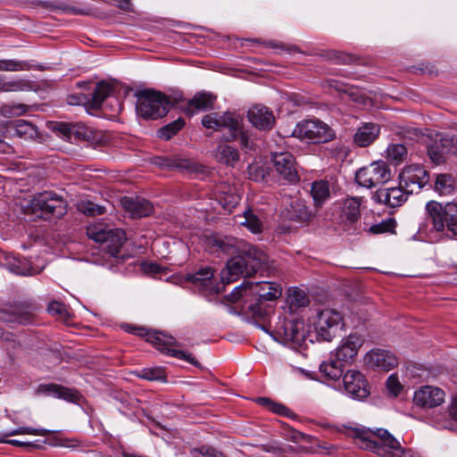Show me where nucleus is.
<instances>
[{"mask_svg":"<svg viewBox=\"0 0 457 457\" xmlns=\"http://www.w3.org/2000/svg\"><path fill=\"white\" fill-rule=\"evenodd\" d=\"M47 311L52 315H56L61 319H64L68 316V310L66 305L62 303L54 301L49 303Z\"/></svg>","mask_w":457,"mask_h":457,"instance_id":"nucleus-51","label":"nucleus"},{"mask_svg":"<svg viewBox=\"0 0 457 457\" xmlns=\"http://www.w3.org/2000/svg\"><path fill=\"white\" fill-rule=\"evenodd\" d=\"M24 82L20 79L6 80L0 75V92H17L23 89Z\"/></svg>","mask_w":457,"mask_h":457,"instance_id":"nucleus-47","label":"nucleus"},{"mask_svg":"<svg viewBox=\"0 0 457 457\" xmlns=\"http://www.w3.org/2000/svg\"><path fill=\"white\" fill-rule=\"evenodd\" d=\"M25 214H32L45 220L62 218L67 212V202L62 195L54 191L34 194L23 205Z\"/></svg>","mask_w":457,"mask_h":457,"instance_id":"nucleus-4","label":"nucleus"},{"mask_svg":"<svg viewBox=\"0 0 457 457\" xmlns=\"http://www.w3.org/2000/svg\"><path fill=\"white\" fill-rule=\"evenodd\" d=\"M288 302L292 308L306 307L310 303L307 294L301 289L295 288L288 295Z\"/></svg>","mask_w":457,"mask_h":457,"instance_id":"nucleus-40","label":"nucleus"},{"mask_svg":"<svg viewBox=\"0 0 457 457\" xmlns=\"http://www.w3.org/2000/svg\"><path fill=\"white\" fill-rule=\"evenodd\" d=\"M428 180V172L418 164L405 167L399 174L400 185L409 194L418 193Z\"/></svg>","mask_w":457,"mask_h":457,"instance_id":"nucleus-14","label":"nucleus"},{"mask_svg":"<svg viewBox=\"0 0 457 457\" xmlns=\"http://www.w3.org/2000/svg\"><path fill=\"white\" fill-rule=\"evenodd\" d=\"M5 125L7 132L24 140H34L38 137L37 128L25 120H17Z\"/></svg>","mask_w":457,"mask_h":457,"instance_id":"nucleus-27","label":"nucleus"},{"mask_svg":"<svg viewBox=\"0 0 457 457\" xmlns=\"http://www.w3.org/2000/svg\"><path fill=\"white\" fill-rule=\"evenodd\" d=\"M343 314L334 308H324L318 312L316 331L324 341H331L344 328Z\"/></svg>","mask_w":457,"mask_h":457,"instance_id":"nucleus-10","label":"nucleus"},{"mask_svg":"<svg viewBox=\"0 0 457 457\" xmlns=\"http://www.w3.org/2000/svg\"><path fill=\"white\" fill-rule=\"evenodd\" d=\"M170 165L179 170H188L192 167V162L188 159L175 157L172 159Z\"/></svg>","mask_w":457,"mask_h":457,"instance_id":"nucleus-57","label":"nucleus"},{"mask_svg":"<svg viewBox=\"0 0 457 457\" xmlns=\"http://www.w3.org/2000/svg\"><path fill=\"white\" fill-rule=\"evenodd\" d=\"M242 243L246 242L228 236H214L208 239L209 245L212 247L214 251L221 252L227 254H234L239 252V248Z\"/></svg>","mask_w":457,"mask_h":457,"instance_id":"nucleus-26","label":"nucleus"},{"mask_svg":"<svg viewBox=\"0 0 457 457\" xmlns=\"http://www.w3.org/2000/svg\"><path fill=\"white\" fill-rule=\"evenodd\" d=\"M361 199L350 197L343 202L342 215L350 222H355L361 216Z\"/></svg>","mask_w":457,"mask_h":457,"instance_id":"nucleus-34","label":"nucleus"},{"mask_svg":"<svg viewBox=\"0 0 457 457\" xmlns=\"http://www.w3.org/2000/svg\"><path fill=\"white\" fill-rule=\"evenodd\" d=\"M254 319L263 320L269 313V309L263 306L262 301L256 298L254 303L247 304L244 307Z\"/></svg>","mask_w":457,"mask_h":457,"instance_id":"nucleus-43","label":"nucleus"},{"mask_svg":"<svg viewBox=\"0 0 457 457\" xmlns=\"http://www.w3.org/2000/svg\"><path fill=\"white\" fill-rule=\"evenodd\" d=\"M215 96L209 93H198L188 103L189 106L197 111H206L213 107Z\"/></svg>","mask_w":457,"mask_h":457,"instance_id":"nucleus-37","label":"nucleus"},{"mask_svg":"<svg viewBox=\"0 0 457 457\" xmlns=\"http://www.w3.org/2000/svg\"><path fill=\"white\" fill-rule=\"evenodd\" d=\"M202 124L206 129L214 130L228 129V133L223 134L221 141L225 143L240 140L242 149L245 151L254 150L255 144L252 139L249 130L245 129L243 119L239 115L232 112H212L204 115L202 119Z\"/></svg>","mask_w":457,"mask_h":457,"instance_id":"nucleus-3","label":"nucleus"},{"mask_svg":"<svg viewBox=\"0 0 457 457\" xmlns=\"http://www.w3.org/2000/svg\"><path fill=\"white\" fill-rule=\"evenodd\" d=\"M29 65L25 61L14 59L0 60V71H21L29 70Z\"/></svg>","mask_w":457,"mask_h":457,"instance_id":"nucleus-41","label":"nucleus"},{"mask_svg":"<svg viewBox=\"0 0 457 457\" xmlns=\"http://www.w3.org/2000/svg\"><path fill=\"white\" fill-rule=\"evenodd\" d=\"M445 393L437 386H424L415 391L413 403L423 409H431L445 402Z\"/></svg>","mask_w":457,"mask_h":457,"instance_id":"nucleus-16","label":"nucleus"},{"mask_svg":"<svg viewBox=\"0 0 457 457\" xmlns=\"http://www.w3.org/2000/svg\"><path fill=\"white\" fill-rule=\"evenodd\" d=\"M288 437L295 443H298V442H301L303 440H304V438L306 437V435L300 432V431H297V430H291L289 432V436Z\"/></svg>","mask_w":457,"mask_h":457,"instance_id":"nucleus-60","label":"nucleus"},{"mask_svg":"<svg viewBox=\"0 0 457 457\" xmlns=\"http://www.w3.org/2000/svg\"><path fill=\"white\" fill-rule=\"evenodd\" d=\"M410 194L403 187L378 189L373 195V199L388 207L395 208L404 204Z\"/></svg>","mask_w":457,"mask_h":457,"instance_id":"nucleus-22","label":"nucleus"},{"mask_svg":"<svg viewBox=\"0 0 457 457\" xmlns=\"http://www.w3.org/2000/svg\"><path fill=\"white\" fill-rule=\"evenodd\" d=\"M380 134V126L374 122L362 123L353 136V143L359 147L371 145Z\"/></svg>","mask_w":457,"mask_h":457,"instance_id":"nucleus-25","label":"nucleus"},{"mask_svg":"<svg viewBox=\"0 0 457 457\" xmlns=\"http://www.w3.org/2000/svg\"><path fill=\"white\" fill-rule=\"evenodd\" d=\"M386 387L394 395H398L403 386L395 375H390L386 380Z\"/></svg>","mask_w":457,"mask_h":457,"instance_id":"nucleus-53","label":"nucleus"},{"mask_svg":"<svg viewBox=\"0 0 457 457\" xmlns=\"http://www.w3.org/2000/svg\"><path fill=\"white\" fill-rule=\"evenodd\" d=\"M272 163L279 179L288 183H295L299 176L295 169V161L292 154L288 152L272 154Z\"/></svg>","mask_w":457,"mask_h":457,"instance_id":"nucleus-15","label":"nucleus"},{"mask_svg":"<svg viewBox=\"0 0 457 457\" xmlns=\"http://www.w3.org/2000/svg\"><path fill=\"white\" fill-rule=\"evenodd\" d=\"M268 256L262 250L249 243H242L239 252L229 259L226 265V273L221 276L224 284L237 280L240 276L252 277L265 264Z\"/></svg>","mask_w":457,"mask_h":457,"instance_id":"nucleus-2","label":"nucleus"},{"mask_svg":"<svg viewBox=\"0 0 457 457\" xmlns=\"http://www.w3.org/2000/svg\"><path fill=\"white\" fill-rule=\"evenodd\" d=\"M58 130L65 137H70L71 134V128L69 124L62 123L58 126Z\"/></svg>","mask_w":457,"mask_h":457,"instance_id":"nucleus-63","label":"nucleus"},{"mask_svg":"<svg viewBox=\"0 0 457 457\" xmlns=\"http://www.w3.org/2000/svg\"><path fill=\"white\" fill-rule=\"evenodd\" d=\"M256 402L267 410L282 416L290 417L293 413L292 411L285 405L275 403L267 397H259Z\"/></svg>","mask_w":457,"mask_h":457,"instance_id":"nucleus-38","label":"nucleus"},{"mask_svg":"<svg viewBox=\"0 0 457 457\" xmlns=\"http://www.w3.org/2000/svg\"><path fill=\"white\" fill-rule=\"evenodd\" d=\"M120 204L123 209L134 219L149 216L154 212L153 204L139 196H124L120 199Z\"/></svg>","mask_w":457,"mask_h":457,"instance_id":"nucleus-21","label":"nucleus"},{"mask_svg":"<svg viewBox=\"0 0 457 457\" xmlns=\"http://www.w3.org/2000/svg\"><path fill=\"white\" fill-rule=\"evenodd\" d=\"M407 156V149L403 144H393L387 147V159L395 163L403 162Z\"/></svg>","mask_w":457,"mask_h":457,"instance_id":"nucleus-42","label":"nucleus"},{"mask_svg":"<svg viewBox=\"0 0 457 457\" xmlns=\"http://www.w3.org/2000/svg\"><path fill=\"white\" fill-rule=\"evenodd\" d=\"M137 114L145 120H157L169 112L170 100L161 92L145 89L136 93Z\"/></svg>","mask_w":457,"mask_h":457,"instance_id":"nucleus-7","label":"nucleus"},{"mask_svg":"<svg viewBox=\"0 0 457 457\" xmlns=\"http://www.w3.org/2000/svg\"><path fill=\"white\" fill-rule=\"evenodd\" d=\"M353 437L359 447L382 457H420L413 450L403 448L400 442L384 428H354Z\"/></svg>","mask_w":457,"mask_h":457,"instance_id":"nucleus-1","label":"nucleus"},{"mask_svg":"<svg viewBox=\"0 0 457 457\" xmlns=\"http://www.w3.org/2000/svg\"><path fill=\"white\" fill-rule=\"evenodd\" d=\"M214 270L210 267H204L200 269L195 273H188L186 275V279L195 287H198L204 290H212V278Z\"/></svg>","mask_w":457,"mask_h":457,"instance_id":"nucleus-31","label":"nucleus"},{"mask_svg":"<svg viewBox=\"0 0 457 457\" xmlns=\"http://www.w3.org/2000/svg\"><path fill=\"white\" fill-rule=\"evenodd\" d=\"M365 363L370 368H378L385 371L394 369L398 364L397 357L391 352L383 349H372L364 357Z\"/></svg>","mask_w":457,"mask_h":457,"instance_id":"nucleus-19","label":"nucleus"},{"mask_svg":"<svg viewBox=\"0 0 457 457\" xmlns=\"http://www.w3.org/2000/svg\"><path fill=\"white\" fill-rule=\"evenodd\" d=\"M27 111V106L23 104H19L13 108L14 114H21Z\"/></svg>","mask_w":457,"mask_h":457,"instance_id":"nucleus-64","label":"nucleus"},{"mask_svg":"<svg viewBox=\"0 0 457 457\" xmlns=\"http://www.w3.org/2000/svg\"><path fill=\"white\" fill-rule=\"evenodd\" d=\"M8 270L17 275H31V269L28 267L23 262L18 259H13L12 262H8Z\"/></svg>","mask_w":457,"mask_h":457,"instance_id":"nucleus-49","label":"nucleus"},{"mask_svg":"<svg viewBox=\"0 0 457 457\" xmlns=\"http://www.w3.org/2000/svg\"><path fill=\"white\" fill-rule=\"evenodd\" d=\"M87 234L89 238L100 244L103 251L116 257L125 242V233L121 229H107L102 227L92 226L87 228Z\"/></svg>","mask_w":457,"mask_h":457,"instance_id":"nucleus-11","label":"nucleus"},{"mask_svg":"<svg viewBox=\"0 0 457 457\" xmlns=\"http://www.w3.org/2000/svg\"><path fill=\"white\" fill-rule=\"evenodd\" d=\"M185 125V120L179 118L176 120L169 123L168 125L161 128L158 131V136L165 140L170 139L176 135Z\"/></svg>","mask_w":457,"mask_h":457,"instance_id":"nucleus-39","label":"nucleus"},{"mask_svg":"<svg viewBox=\"0 0 457 457\" xmlns=\"http://www.w3.org/2000/svg\"><path fill=\"white\" fill-rule=\"evenodd\" d=\"M126 330L134 335L145 337V341L152 344L157 350L166 354L183 360L195 367L199 366L197 360L189 353L174 349L173 346H180V344L172 337L160 331L149 330L145 328L126 326Z\"/></svg>","mask_w":457,"mask_h":457,"instance_id":"nucleus-5","label":"nucleus"},{"mask_svg":"<svg viewBox=\"0 0 457 457\" xmlns=\"http://www.w3.org/2000/svg\"><path fill=\"white\" fill-rule=\"evenodd\" d=\"M50 433L46 428H33L30 427H20L5 434L6 436L16 435H34V436H46Z\"/></svg>","mask_w":457,"mask_h":457,"instance_id":"nucleus-48","label":"nucleus"},{"mask_svg":"<svg viewBox=\"0 0 457 457\" xmlns=\"http://www.w3.org/2000/svg\"><path fill=\"white\" fill-rule=\"evenodd\" d=\"M280 287L270 281H262L256 284L246 283L237 287L229 295V301L237 302L241 297L255 295L259 301H272L281 296Z\"/></svg>","mask_w":457,"mask_h":457,"instance_id":"nucleus-9","label":"nucleus"},{"mask_svg":"<svg viewBox=\"0 0 457 457\" xmlns=\"http://www.w3.org/2000/svg\"><path fill=\"white\" fill-rule=\"evenodd\" d=\"M363 343L364 338L361 335L358 333H351L341 341L336 350L337 361L345 363L353 361Z\"/></svg>","mask_w":457,"mask_h":457,"instance_id":"nucleus-18","label":"nucleus"},{"mask_svg":"<svg viewBox=\"0 0 457 457\" xmlns=\"http://www.w3.org/2000/svg\"><path fill=\"white\" fill-rule=\"evenodd\" d=\"M328 85L330 87L335 88L338 92H345V93L348 92L347 86L338 80L331 79L328 81Z\"/></svg>","mask_w":457,"mask_h":457,"instance_id":"nucleus-59","label":"nucleus"},{"mask_svg":"<svg viewBox=\"0 0 457 457\" xmlns=\"http://www.w3.org/2000/svg\"><path fill=\"white\" fill-rule=\"evenodd\" d=\"M250 123L259 130H270L275 124V116L267 106L256 104L247 112Z\"/></svg>","mask_w":457,"mask_h":457,"instance_id":"nucleus-20","label":"nucleus"},{"mask_svg":"<svg viewBox=\"0 0 457 457\" xmlns=\"http://www.w3.org/2000/svg\"><path fill=\"white\" fill-rule=\"evenodd\" d=\"M113 87L105 81L98 82L94 90L92 98L87 103V110H98L103 108L104 101L111 97Z\"/></svg>","mask_w":457,"mask_h":457,"instance_id":"nucleus-29","label":"nucleus"},{"mask_svg":"<svg viewBox=\"0 0 457 457\" xmlns=\"http://www.w3.org/2000/svg\"><path fill=\"white\" fill-rule=\"evenodd\" d=\"M276 339L289 347L302 345L306 340L307 330L303 320H285L275 330Z\"/></svg>","mask_w":457,"mask_h":457,"instance_id":"nucleus-13","label":"nucleus"},{"mask_svg":"<svg viewBox=\"0 0 457 457\" xmlns=\"http://www.w3.org/2000/svg\"><path fill=\"white\" fill-rule=\"evenodd\" d=\"M31 310L21 305L3 307L0 309V320L7 323L27 324L32 318Z\"/></svg>","mask_w":457,"mask_h":457,"instance_id":"nucleus-24","label":"nucleus"},{"mask_svg":"<svg viewBox=\"0 0 457 457\" xmlns=\"http://www.w3.org/2000/svg\"><path fill=\"white\" fill-rule=\"evenodd\" d=\"M343 382L345 392L353 399H364L370 395L367 380L359 370H348Z\"/></svg>","mask_w":457,"mask_h":457,"instance_id":"nucleus-17","label":"nucleus"},{"mask_svg":"<svg viewBox=\"0 0 457 457\" xmlns=\"http://www.w3.org/2000/svg\"><path fill=\"white\" fill-rule=\"evenodd\" d=\"M391 179V170L383 162H374L368 166L359 169L355 173L356 182L363 187L372 188L385 184Z\"/></svg>","mask_w":457,"mask_h":457,"instance_id":"nucleus-12","label":"nucleus"},{"mask_svg":"<svg viewBox=\"0 0 457 457\" xmlns=\"http://www.w3.org/2000/svg\"><path fill=\"white\" fill-rule=\"evenodd\" d=\"M435 190L441 195H450L455 190V179L451 174L437 175Z\"/></svg>","mask_w":457,"mask_h":457,"instance_id":"nucleus-36","label":"nucleus"},{"mask_svg":"<svg viewBox=\"0 0 457 457\" xmlns=\"http://www.w3.org/2000/svg\"><path fill=\"white\" fill-rule=\"evenodd\" d=\"M5 132H7L5 123H0V152L4 154H7L12 151V146L4 140L5 137Z\"/></svg>","mask_w":457,"mask_h":457,"instance_id":"nucleus-56","label":"nucleus"},{"mask_svg":"<svg viewBox=\"0 0 457 457\" xmlns=\"http://www.w3.org/2000/svg\"><path fill=\"white\" fill-rule=\"evenodd\" d=\"M248 173L251 179L254 181H259L261 179H263L265 176L264 170L256 165V164H250L248 166Z\"/></svg>","mask_w":457,"mask_h":457,"instance_id":"nucleus-55","label":"nucleus"},{"mask_svg":"<svg viewBox=\"0 0 457 457\" xmlns=\"http://www.w3.org/2000/svg\"><path fill=\"white\" fill-rule=\"evenodd\" d=\"M112 4L123 11H129L131 7L130 0H112Z\"/></svg>","mask_w":457,"mask_h":457,"instance_id":"nucleus-61","label":"nucleus"},{"mask_svg":"<svg viewBox=\"0 0 457 457\" xmlns=\"http://www.w3.org/2000/svg\"><path fill=\"white\" fill-rule=\"evenodd\" d=\"M311 195L316 208L321 207L330 197V188L328 181L317 180L312 183Z\"/></svg>","mask_w":457,"mask_h":457,"instance_id":"nucleus-32","label":"nucleus"},{"mask_svg":"<svg viewBox=\"0 0 457 457\" xmlns=\"http://www.w3.org/2000/svg\"><path fill=\"white\" fill-rule=\"evenodd\" d=\"M138 377L149 381L165 380L166 378L164 370L160 367L143 369Z\"/></svg>","mask_w":457,"mask_h":457,"instance_id":"nucleus-45","label":"nucleus"},{"mask_svg":"<svg viewBox=\"0 0 457 457\" xmlns=\"http://www.w3.org/2000/svg\"><path fill=\"white\" fill-rule=\"evenodd\" d=\"M79 210L88 216L101 215L106 211L105 207L90 201L80 202L79 204Z\"/></svg>","mask_w":457,"mask_h":457,"instance_id":"nucleus-46","label":"nucleus"},{"mask_svg":"<svg viewBox=\"0 0 457 457\" xmlns=\"http://www.w3.org/2000/svg\"><path fill=\"white\" fill-rule=\"evenodd\" d=\"M214 159L226 166L235 167L239 162L240 154L238 150L228 144H220L213 151Z\"/></svg>","mask_w":457,"mask_h":457,"instance_id":"nucleus-28","label":"nucleus"},{"mask_svg":"<svg viewBox=\"0 0 457 457\" xmlns=\"http://www.w3.org/2000/svg\"><path fill=\"white\" fill-rule=\"evenodd\" d=\"M292 136L312 144L327 143L336 137L335 131L324 121L313 119L298 122Z\"/></svg>","mask_w":457,"mask_h":457,"instance_id":"nucleus-8","label":"nucleus"},{"mask_svg":"<svg viewBox=\"0 0 457 457\" xmlns=\"http://www.w3.org/2000/svg\"><path fill=\"white\" fill-rule=\"evenodd\" d=\"M395 228V220L394 219H386L378 224L370 226L368 232L370 234L394 233Z\"/></svg>","mask_w":457,"mask_h":457,"instance_id":"nucleus-44","label":"nucleus"},{"mask_svg":"<svg viewBox=\"0 0 457 457\" xmlns=\"http://www.w3.org/2000/svg\"><path fill=\"white\" fill-rule=\"evenodd\" d=\"M432 229L448 237L457 236V204L449 202L442 204L430 201L426 205Z\"/></svg>","mask_w":457,"mask_h":457,"instance_id":"nucleus-6","label":"nucleus"},{"mask_svg":"<svg viewBox=\"0 0 457 457\" xmlns=\"http://www.w3.org/2000/svg\"><path fill=\"white\" fill-rule=\"evenodd\" d=\"M0 442H4V443L9 444L11 445L19 446V447H26V446H30L32 445L29 442H23V441H20V440H16V439H9V440L0 439Z\"/></svg>","mask_w":457,"mask_h":457,"instance_id":"nucleus-62","label":"nucleus"},{"mask_svg":"<svg viewBox=\"0 0 457 457\" xmlns=\"http://www.w3.org/2000/svg\"><path fill=\"white\" fill-rule=\"evenodd\" d=\"M237 223L245 226L252 233L258 234L262 230V223L258 216L250 209L245 210L243 215L237 217Z\"/></svg>","mask_w":457,"mask_h":457,"instance_id":"nucleus-33","label":"nucleus"},{"mask_svg":"<svg viewBox=\"0 0 457 457\" xmlns=\"http://www.w3.org/2000/svg\"><path fill=\"white\" fill-rule=\"evenodd\" d=\"M35 393L37 395L53 396L71 403H76L79 398L76 390L57 384L39 385Z\"/></svg>","mask_w":457,"mask_h":457,"instance_id":"nucleus-23","label":"nucleus"},{"mask_svg":"<svg viewBox=\"0 0 457 457\" xmlns=\"http://www.w3.org/2000/svg\"><path fill=\"white\" fill-rule=\"evenodd\" d=\"M192 453H199L203 457H224L223 453L210 446H202L201 448H195Z\"/></svg>","mask_w":457,"mask_h":457,"instance_id":"nucleus-52","label":"nucleus"},{"mask_svg":"<svg viewBox=\"0 0 457 457\" xmlns=\"http://www.w3.org/2000/svg\"><path fill=\"white\" fill-rule=\"evenodd\" d=\"M428 154L435 164H441L445 162V151L441 150L440 145L436 143L428 147Z\"/></svg>","mask_w":457,"mask_h":457,"instance_id":"nucleus-50","label":"nucleus"},{"mask_svg":"<svg viewBox=\"0 0 457 457\" xmlns=\"http://www.w3.org/2000/svg\"><path fill=\"white\" fill-rule=\"evenodd\" d=\"M287 212L289 219L297 222L307 223L313 217V213L307 206L306 202L298 198L291 200Z\"/></svg>","mask_w":457,"mask_h":457,"instance_id":"nucleus-30","label":"nucleus"},{"mask_svg":"<svg viewBox=\"0 0 457 457\" xmlns=\"http://www.w3.org/2000/svg\"><path fill=\"white\" fill-rule=\"evenodd\" d=\"M339 361L329 360L323 361L320 365V371L328 380L336 381L338 380L343 374L342 364L338 363Z\"/></svg>","mask_w":457,"mask_h":457,"instance_id":"nucleus-35","label":"nucleus"},{"mask_svg":"<svg viewBox=\"0 0 457 457\" xmlns=\"http://www.w3.org/2000/svg\"><path fill=\"white\" fill-rule=\"evenodd\" d=\"M441 145L443 148L450 146L448 152L457 154V136H445L441 139Z\"/></svg>","mask_w":457,"mask_h":457,"instance_id":"nucleus-54","label":"nucleus"},{"mask_svg":"<svg viewBox=\"0 0 457 457\" xmlns=\"http://www.w3.org/2000/svg\"><path fill=\"white\" fill-rule=\"evenodd\" d=\"M448 412L451 418L457 421V395L452 398L451 403L448 407Z\"/></svg>","mask_w":457,"mask_h":457,"instance_id":"nucleus-58","label":"nucleus"}]
</instances>
